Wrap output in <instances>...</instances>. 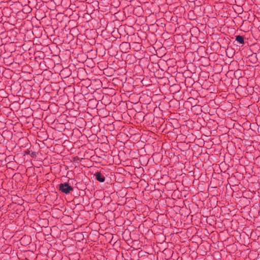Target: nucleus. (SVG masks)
<instances>
[{"instance_id":"obj_2","label":"nucleus","mask_w":260,"mask_h":260,"mask_svg":"<svg viewBox=\"0 0 260 260\" xmlns=\"http://www.w3.org/2000/svg\"><path fill=\"white\" fill-rule=\"evenodd\" d=\"M94 175L95 176L96 179L98 181H99L101 182H103L105 181V177L104 175H102L100 172H96Z\"/></svg>"},{"instance_id":"obj_1","label":"nucleus","mask_w":260,"mask_h":260,"mask_svg":"<svg viewBox=\"0 0 260 260\" xmlns=\"http://www.w3.org/2000/svg\"><path fill=\"white\" fill-rule=\"evenodd\" d=\"M59 189L62 192L68 194L73 190V188L71 186H69L68 183H61L59 185Z\"/></svg>"},{"instance_id":"obj_3","label":"nucleus","mask_w":260,"mask_h":260,"mask_svg":"<svg viewBox=\"0 0 260 260\" xmlns=\"http://www.w3.org/2000/svg\"><path fill=\"white\" fill-rule=\"evenodd\" d=\"M236 41H237L239 43L241 44H243L244 43V39L241 36H236Z\"/></svg>"}]
</instances>
